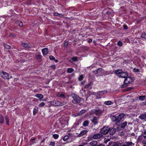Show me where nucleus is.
<instances>
[{
    "label": "nucleus",
    "instance_id": "44",
    "mask_svg": "<svg viewBox=\"0 0 146 146\" xmlns=\"http://www.w3.org/2000/svg\"><path fill=\"white\" fill-rule=\"evenodd\" d=\"M117 45L119 46H122L123 44L121 41H119L117 42Z\"/></svg>",
    "mask_w": 146,
    "mask_h": 146
},
{
    "label": "nucleus",
    "instance_id": "53",
    "mask_svg": "<svg viewBox=\"0 0 146 146\" xmlns=\"http://www.w3.org/2000/svg\"><path fill=\"white\" fill-rule=\"evenodd\" d=\"M96 146H105V145L104 144L101 143L99 145H98L97 144Z\"/></svg>",
    "mask_w": 146,
    "mask_h": 146
},
{
    "label": "nucleus",
    "instance_id": "40",
    "mask_svg": "<svg viewBox=\"0 0 146 146\" xmlns=\"http://www.w3.org/2000/svg\"><path fill=\"white\" fill-rule=\"evenodd\" d=\"M141 37L144 38H146V34L145 32L142 33L141 35Z\"/></svg>",
    "mask_w": 146,
    "mask_h": 146
},
{
    "label": "nucleus",
    "instance_id": "23",
    "mask_svg": "<svg viewBox=\"0 0 146 146\" xmlns=\"http://www.w3.org/2000/svg\"><path fill=\"white\" fill-rule=\"evenodd\" d=\"M89 123V122L88 120H85L84 122L83 125L84 127H86L88 125Z\"/></svg>",
    "mask_w": 146,
    "mask_h": 146
},
{
    "label": "nucleus",
    "instance_id": "28",
    "mask_svg": "<svg viewBox=\"0 0 146 146\" xmlns=\"http://www.w3.org/2000/svg\"><path fill=\"white\" fill-rule=\"evenodd\" d=\"M86 111V110H82L79 112L78 115H81L82 114L84 113Z\"/></svg>",
    "mask_w": 146,
    "mask_h": 146
},
{
    "label": "nucleus",
    "instance_id": "43",
    "mask_svg": "<svg viewBox=\"0 0 146 146\" xmlns=\"http://www.w3.org/2000/svg\"><path fill=\"white\" fill-rule=\"evenodd\" d=\"M84 76L83 75H80L78 78V80L79 81H81L83 79Z\"/></svg>",
    "mask_w": 146,
    "mask_h": 146
},
{
    "label": "nucleus",
    "instance_id": "32",
    "mask_svg": "<svg viewBox=\"0 0 146 146\" xmlns=\"http://www.w3.org/2000/svg\"><path fill=\"white\" fill-rule=\"evenodd\" d=\"M96 96L98 98H101L103 96L102 94L101 93H100V91H99L97 94Z\"/></svg>",
    "mask_w": 146,
    "mask_h": 146
},
{
    "label": "nucleus",
    "instance_id": "33",
    "mask_svg": "<svg viewBox=\"0 0 146 146\" xmlns=\"http://www.w3.org/2000/svg\"><path fill=\"white\" fill-rule=\"evenodd\" d=\"M145 95L140 96L139 97V100L143 101L146 98Z\"/></svg>",
    "mask_w": 146,
    "mask_h": 146
},
{
    "label": "nucleus",
    "instance_id": "58",
    "mask_svg": "<svg viewBox=\"0 0 146 146\" xmlns=\"http://www.w3.org/2000/svg\"><path fill=\"white\" fill-rule=\"evenodd\" d=\"M98 71H102V69L101 68H98L97 69V70Z\"/></svg>",
    "mask_w": 146,
    "mask_h": 146
},
{
    "label": "nucleus",
    "instance_id": "60",
    "mask_svg": "<svg viewBox=\"0 0 146 146\" xmlns=\"http://www.w3.org/2000/svg\"><path fill=\"white\" fill-rule=\"evenodd\" d=\"M58 16L62 17L63 16V15L62 14H59Z\"/></svg>",
    "mask_w": 146,
    "mask_h": 146
},
{
    "label": "nucleus",
    "instance_id": "39",
    "mask_svg": "<svg viewBox=\"0 0 146 146\" xmlns=\"http://www.w3.org/2000/svg\"><path fill=\"white\" fill-rule=\"evenodd\" d=\"M69 138V137L68 135H66L63 138V140L65 141L66 140H67Z\"/></svg>",
    "mask_w": 146,
    "mask_h": 146
},
{
    "label": "nucleus",
    "instance_id": "47",
    "mask_svg": "<svg viewBox=\"0 0 146 146\" xmlns=\"http://www.w3.org/2000/svg\"><path fill=\"white\" fill-rule=\"evenodd\" d=\"M45 105V104L44 102H42L40 103L39 105V107H42L44 106Z\"/></svg>",
    "mask_w": 146,
    "mask_h": 146
},
{
    "label": "nucleus",
    "instance_id": "3",
    "mask_svg": "<svg viewBox=\"0 0 146 146\" xmlns=\"http://www.w3.org/2000/svg\"><path fill=\"white\" fill-rule=\"evenodd\" d=\"M50 104L55 106H63L65 104L64 102H60L58 101L54 100L50 102Z\"/></svg>",
    "mask_w": 146,
    "mask_h": 146
},
{
    "label": "nucleus",
    "instance_id": "51",
    "mask_svg": "<svg viewBox=\"0 0 146 146\" xmlns=\"http://www.w3.org/2000/svg\"><path fill=\"white\" fill-rule=\"evenodd\" d=\"M59 14L58 13H53V15L55 16H58Z\"/></svg>",
    "mask_w": 146,
    "mask_h": 146
},
{
    "label": "nucleus",
    "instance_id": "45",
    "mask_svg": "<svg viewBox=\"0 0 146 146\" xmlns=\"http://www.w3.org/2000/svg\"><path fill=\"white\" fill-rule=\"evenodd\" d=\"M92 137L91 136V135L89 136V137H88V138H87V142H89L90 141H91L92 139Z\"/></svg>",
    "mask_w": 146,
    "mask_h": 146
},
{
    "label": "nucleus",
    "instance_id": "20",
    "mask_svg": "<svg viewBox=\"0 0 146 146\" xmlns=\"http://www.w3.org/2000/svg\"><path fill=\"white\" fill-rule=\"evenodd\" d=\"M36 58L37 60H40L41 58V56L39 52H36L35 53Z\"/></svg>",
    "mask_w": 146,
    "mask_h": 146
},
{
    "label": "nucleus",
    "instance_id": "31",
    "mask_svg": "<svg viewBox=\"0 0 146 146\" xmlns=\"http://www.w3.org/2000/svg\"><path fill=\"white\" fill-rule=\"evenodd\" d=\"M74 69L72 68H69L67 69V72L68 73H71L74 71Z\"/></svg>",
    "mask_w": 146,
    "mask_h": 146
},
{
    "label": "nucleus",
    "instance_id": "29",
    "mask_svg": "<svg viewBox=\"0 0 146 146\" xmlns=\"http://www.w3.org/2000/svg\"><path fill=\"white\" fill-rule=\"evenodd\" d=\"M3 45L7 49H9L11 48V47L10 46L7 44H6L5 43H3Z\"/></svg>",
    "mask_w": 146,
    "mask_h": 146
},
{
    "label": "nucleus",
    "instance_id": "11",
    "mask_svg": "<svg viewBox=\"0 0 146 146\" xmlns=\"http://www.w3.org/2000/svg\"><path fill=\"white\" fill-rule=\"evenodd\" d=\"M132 145H134V144L131 142L129 141L126 142L124 144H123V143H122L121 146H132Z\"/></svg>",
    "mask_w": 146,
    "mask_h": 146
},
{
    "label": "nucleus",
    "instance_id": "15",
    "mask_svg": "<svg viewBox=\"0 0 146 146\" xmlns=\"http://www.w3.org/2000/svg\"><path fill=\"white\" fill-rule=\"evenodd\" d=\"M123 70L121 69L116 70H115V73L116 74V75L119 77H120V75L122 73Z\"/></svg>",
    "mask_w": 146,
    "mask_h": 146
},
{
    "label": "nucleus",
    "instance_id": "59",
    "mask_svg": "<svg viewBox=\"0 0 146 146\" xmlns=\"http://www.w3.org/2000/svg\"><path fill=\"white\" fill-rule=\"evenodd\" d=\"M85 81H84L82 82H81V84H82V85H84V84L85 83Z\"/></svg>",
    "mask_w": 146,
    "mask_h": 146
},
{
    "label": "nucleus",
    "instance_id": "38",
    "mask_svg": "<svg viewBox=\"0 0 146 146\" xmlns=\"http://www.w3.org/2000/svg\"><path fill=\"white\" fill-rule=\"evenodd\" d=\"M121 143H114L112 145V146H121Z\"/></svg>",
    "mask_w": 146,
    "mask_h": 146
},
{
    "label": "nucleus",
    "instance_id": "25",
    "mask_svg": "<svg viewBox=\"0 0 146 146\" xmlns=\"http://www.w3.org/2000/svg\"><path fill=\"white\" fill-rule=\"evenodd\" d=\"M3 116L2 115H0V123L1 124H3L4 123Z\"/></svg>",
    "mask_w": 146,
    "mask_h": 146
},
{
    "label": "nucleus",
    "instance_id": "10",
    "mask_svg": "<svg viewBox=\"0 0 146 146\" xmlns=\"http://www.w3.org/2000/svg\"><path fill=\"white\" fill-rule=\"evenodd\" d=\"M125 115L123 113H121L119 114L117 117V122L119 123L121 121L124 117Z\"/></svg>",
    "mask_w": 146,
    "mask_h": 146
},
{
    "label": "nucleus",
    "instance_id": "63",
    "mask_svg": "<svg viewBox=\"0 0 146 146\" xmlns=\"http://www.w3.org/2000/svg\"><path fill=\"white\" fill-rule=\"evenodd\" d=\"M143 133L145 134L146 135V131L145 130L144 131Z\"/></svg>",
    "mask_w": 146,
    "mask_h": 146
},
{
    "label": "nucleus",
    "instance_id": "37",
    "mask_svg": "<svg viewBox=\"0 0 146 146\" xmlns=\"http://www.w3.org/2000/svg\"><path fill=\"white\" fill-rule=\"evenodd\" d=\"M92 82H90L87 85H86L85 87V88L86 89L88 88L90 86L92 85Z\"/></svg>",
    "mask_w": 146,
    "mask_h": 146
},
{
    "label": "nucleus",
    "instance_id": "24",
    "mask_svg": "<svg viewBox=\"0 0 146 146\" xmlns=\"http://www.w3.org/2000/svg\"><path fill=\"white\" fill-rule=\"evenodd\" d=\"M49 58L50 60H54L56 62H57L58 61V60L55 59V58L52 56L51 55L50 56Z\"/></svg>",
    "mask_w": 146,
    "mask_h": 146
},
{
    "label": "nucleus",
    "instance_id": "14",
    "mask_svg": "<svg viewBox=\"0 0 146 146\" xmlns=\"http://www.w3.org/2000/svg\"><path fill=\"white\" fill-rule=\"evenodd\" d=\"M91 120L95 125L97 124L98 123V118L96 117H94L91 119Z\"/></svg>",
    "mask_w": 146,
    "mask_h": 146
},
{
    "label": "nucleus",
    "instance_id": "46",
    "mask_svg": "<svg viewBox=\"0 0 146 146\" xmlns=\"http://www.w3.org/2000/svg\"><path fill=\"white\" fill-rule=\"evenodd\" d=\"M123 29L125 30H126L128 29L127 26L126 25H124L123 26Z\"/></svg>",
    "mask_w": 146,
    "mask_h": 146
},
{
    "label": "nucleus",
    "instance_id": "22",
    "mask_svg": "<svg viewBox=\"0 0 146 146\" xmlns=\"http://www.w3.org/2000/svg\"><path fill=\"white\" fill-rule=\"evenodd\" d=\"M111 119L113 121V122L116 121L117 123H118V122H117V117L116 116H115V115H113V116H112L111 117Z\"/></svg>",
    "mask_w": 146,
    "mask_h": 146
},
{
    "label": "nucleus",
    "instance_id": "5",
    "mask_svg": "<svg viewBox=\"0 0 146 146\" xmlns=\"http://www.w3.org/2000/svg\"><path fill=\"white\" fill-rule=\"evenodd\" d=\"M109 128L108 126L103 127L101 129L100 133L102 134L106 135L109 133Z\"/></svg>",
    "mask_w": 146,
    "mask_h": 146
},
{
    "label": "nucleus",
    "instance_id": "8",
    "mask_svg": "<svg viewBox=\"0 0 146 146\" xmlns=\"http://www.w3.org/2000/svg\"><path fill=\"white\" fill-rule=\"evenodd\" d=\"M117 128L115 129L114 128H109V132L110 134L111 135H113L115 133L116 130H118Z\"/></svg>",
    "mask_w": 146,
    "mask_h": 146
},
{
    "label": "nucleus",
    "instance_id": "12",
    "mask_svg": "<svg viewBox=\"0 0 146 146\" xmlns=\"http://www.w3.org/2000/svg\"><path fill=\"white\" fill-rule=\"evenodd\" d=\"M120 75V78H125L128 76V74L127 72H124L123 71Z\"/></svg>",
    "mask_w": 146,
    "mask_h": 146
},
{
    "label": "nucleus",
    "instance_id": "9",
    "mask_svg": "<svg viewBox=\"0 0 146 146\" xmlns=\"http://www.w3.org/2000/svg\"><path fill=\"white\" fill-rule=\"evenodd\" d=\"M103 135L100 133L96 134L93 135L92 137V138L94 139H98L102 137Z\"/></svg>",
    "mask_w": 146,
    "mask_h": 146
},
{
    "label": "nucleus",
    "instance_id": "48",
    "mask_svg": "<svg viewBox=\"0 0 146 146\" xmlns=\"http://www.w3.org/2000/svg\"><path fill=\"white\" fill-rule=\"evenodd\" d=\"M55 143L54 142L51 141L50 142L49 145H52V146H54L55 145Z\"/></svg>",
    "mask_w": 146,
    "mask_h": 146
},
{
    "label": "nucleus",
    "instance_id": "34",
    "mask_svg": "<svg viewBox=\"0 0 146 146\" xmlns=\"http://www.w3.org/2000/svg\"><path fill=\"white\" fill-rule=\"evenodd\" d=\"M73 62H76L78 60V57H73L71 58Z\"/></svg>",
    "mask_w": 146,
    "mask_h": 146
},
{
    "label": "nucleus",
    "instance_id": "36",
    "mask_svg": "<svg viewBox=\"0 0 146 146\" xmlns=\"http://www.w3.org/2000/svg\"><path fill=\"white\" fill-rule=\"evenodd\" d=\"M5 119L6 124L8 125H9V118L7 116H6Z\"/></svg>",
    "mask_w": 146,
    "mask_h": 146
},
{
    "label": "nucleus",
    "instance_id": "50",
    "mask_svg": "<svg viewBox=\"0 0 146 146\" xmlns=\"http://www.w3.org/2000/svg\"><path fill=\"white\" fill-rule=\"evenodd\" d=\"M132 89V88L131 87H129L128 88H127L125 90L126 91H129L131 90Z\"/></svg>",
    "mask_w": 146,
    "mask_h": 146
},
{
    "label": "nucleus",
    "instance_id": "16",
    "mask_svg": "<svg viewBox=\"0 0 146 146\" xmlns=\"http://www.w3.org/2000/svg\"><path fill=\"white\" fill-rule=\"evenodd\" d=\"M42 52L43 56H45L48 53V50L47 48H44L42 50Z\"/></svg>",
    "mask_w": 146,
    "mask_h": 146
},
{
    "label": "nucleus",
    "instance_id": "49",
    "mask_svg": "<svg viewBox=\"0 0 146 146\" xmlns=\"http://www.w3.org/2000/svg\"><path fill=\"white\" fill-rule=\"evenodd\" d=\"M100 92L102 95H103L105 94H106L107 92L106 91H100Z\"/></svg>",
    "mask_w": 146,
    "mask_h": 146
},
{
    "label": "nucleus",
    "instance_id": "13",
    "mask_svg": "<svg viewBox=\"0 0 146 146\" xmlns=\"http://www.w3.org/2000/svg\"><path fill=\"white\" fill-rule=\"evenodd\" d=\"M88 132V131L86 130H84L82 131L77 136V137H80L82 136L83 135L86 134Z\"/></svg>",
    "mask_w": 146,
    "mask_h": 146
},
{
    "label": "nucleus",
    "instance_id": "26",
    "mask_svg": "<svg viewBox=\"0 0 146 146\" xmlns=\"http://www.w3.org/2000/svg\"><path fill=\"white\" fill-rule=\"evenodd\" d=\"M35 96L38 98L40 100H41V99L43 98V95L41 94H36L35 95Z\"/></svg>",
    "mask_w": 146,
    "mask_h": 146
},
{
    "label": "nucleus",
    "instance_id": "1",
    "mask_svg": "<svg viewBox=\"0 0 146 146\" xmlns=\"http://www.w3.org/2000/svg\"><path fill=\"white\" fill-rule=\"evenodd\" d=\"M126 78L123 82L124 84L122 85L121 86L122 88H124L127 87L128 86V84L131 83L134 81V80L131 77L128 76Z\"/></svg>",
    "mask_w": 146,
    "mask_h": 146
},
{
    "label": "nucleus",
    "instance_id": "56",
    "mask_svg": "<svg viewBox=\"0 0 146 146\" xmlns=\"http://www.w3.org/2000/svg\"><path fill=\"white\" fill-rule=\"evenodd\" d=\"M92 39L90 38L88 40V42L89 43H90V42H92Z\"/></svg>",
    "mask_w": 146,
    "mask_h": 146
},
{
    "label": "nucleus",
    "instance_id": "52",
    "mask_svg": "<svg viewBox=\"0 0 146 146\" xmlns=\"http://www.w3.org/2000/svg\"><path fill=\"white\" fill-rule=\"evenodd\" d=\"M142 136H140L139 137L138 139L140 141L142 140Z\"/></svg>",
    "mask_w": 146,
    "mask_h": 146
},
{
    "label": "nucleus",
    "instance_id": "18",
    "mask_svg": "<svg viewBox=\"0 0 146 146\" xmlns=\"http://www.w3.org/2000/svg\"><path fill=\"white\" fill-rule=\"evenodd\" d=\"M98 143V142L97 141L94 140L90 143V144L91 146H96Z\"/></svg>",
    "mask_w": 146,
    "mask_h": 146
},
{
    "label": "nucleus",
    "instance_id": "2",
    "mask_svg": "<svg viewBox=\"0 0 146 146\" xmlns=\"http://www.w3.org/2000/svg\"><path fill=\"white\" fill-rule=\"evenodd\" d=\"M71 96L72 98V102L73 104H76L80 102L81 99L78 96L74 94L72 95Z\"/></svg>",
    "mask_w": 146,
    "mask_h": 146
},
{
    "label": "nucleus",
    "instance_id": "64",
    "mask_svg": "<svg viewBox=\"0 0 146 146\" xmlns=\"http://www.w3.org/2000/svg\"><path fill=\"white\" fill-rule=\"evenodd\" d=\"M143 143L146 145V141H143Z\"/></svg>",
    "mask_w": 146,
    "mask_h": 146
},
{
    "label": "nucleus",
    "instance_id": "35",
    "mask_svg": "<svg viewBox=\"0 0 146 146\" xmlns=\"http://www.w3.org/2000/svg\"><path fill=\"white\" fill-rule=\"evenodd\" d=\"M133 71L134 72H140L139 69L136 68H134L133 70Z\"/></svg>",
    "mask_w": 146,
    "mask_h": 146
},
{
    "label": "nucleus",
    "instance_id": "42",
    "mask_svg": "<svg viewBox=\"0 0 146 146\" xmlns=\"http://www.w3.org/2000/svg\"><path fill=\"white\" fill-rule=\"evenodd\" d=\"M53 137L55 139H57L59 137V135L57 134H54L53 135Z\"/></svg>",
    "mask_w": 146,
    "mask_h": 146
},
{
    "label": "nucleus",
    "instance_id": "21",
    "mask_svg": "<svg viewBox=\"0 0 146 146\" xmlns=\"http://www.w3.org/2000/svg\"><path fill=\"white\" fill-rule=\"evenodd\" d=\"M15 22L16 23L21 27L23 26V23L20 21L16 20L15 21Z\"/></svg>",
    "mask_w": 146,
    "mask_h": 146
},
{
    "label": "nucleus",
    "instance_id": "30",
    "mask_svg": "<svg viewBox=\"0 0 146 146\" xmlns=\"http://www.w3.org/2000/svg\"><path fill=\"white\" fill-rule=\"evenodd\" d=\"M104 103L106 105H110L112 104V102L110 101H105L104 102Z\"/></svg>",
    "mask_w": 146,
    "mask_h": 146
},
{
    "label": "nucleus",
    "instance_id": "17",
    "mask_svg": "<svg viewBox=\"0 0 146 146\" xmlns=\"http://www.w3.org/2000/svg\"><path fill=\"white\" fill-rule=\"evenodd\" d=\"M22 45L24 47L26 48H31V46L29 44L26 43H23Z\"/></svg>",
    "mask_w": 146,
    "mask_h": 146
},
{
    "label": "nucleus",
    "instance_id": "61",
    "mask_svg": "<svg viewBox=\"0 0 146 146\" xmlns=\"http://www.w3.org/2000/svg\"><path fill=\"white\" fill-rule=\"evenodd\" d=\"M45 139H43L42 140V141H41V143H43V142H44V141H45Z\"/></svg>",
    "mask_w": 146,
    "mask_h": 146
},
{
    "label": "nucleus",
    "instance_id": "62",
    "mask_svg": "<svg viewBox=\"0 0 146 146\" xmlns=\"http://www.w3.org/2000/svg\"><path fill=\"white\" fill-rule=\"evenodd\" d=\"M35 138H33V139H32L31 140V141H34V140H35Z\"/></svg>",
    "mask_w": 146,
    "mask_h": 146
},
{
    "label": "nucleus",
    "instance_id": "6",
    "mask_svg": "<svg viewBox=\"0 0 146 146\" xmlns=\"http://www.w3.org/2000/svg\"><path fill=\"white\" fill-rule=\"evenodd\" d=\"M93 113L99 116L102 114L103 112V111L101 109L94 110L92 111Z\"/></svg>",
    "mask_w": 146,
    "mask_h": 146
},
{
    "label": "nucleus",
    "instance_id": "27",
    "mask_svg": "<svg viewBox=\"0 0 146 146\" xmlns=\"http://www.w3.org/2000/svg\"><path fill=\"white\" fill-rule=\"evenodd\" d=\"M38 111V108L37 107H35L33 109V114L34 115H35L36 114V113Z\"/></svg>",
    "mask_w": 146,
    "mask_h": 146
},
{
    "label": "nucleus",
    "instance_id": "55",
    "mask_svg": "<svg viewBox=\"0 0 146 146\" xmlns=\"http://www.w3.org/2000/svg\"><path fill=\"white\" fill-rule=\"evenodd\" d=\"M51 67L54 69L56 68V66L55 65H52Z\"/></svg>",
    "mask_w": 146,
    "mask_h": 146
},
{
    "label": "nucleus",
    "instance_id": "54",
    "mask_svg": "<svg viewBox=\"0 0 146 146\" xmlns=\"http://www.w3.org/2000/svg\"><path fill=\"white\" fill-rule=\"evenodd\" d=\"M93 73H94L96 74H97L98 73V71L97 70H96L95 71H93Z\"/></svg>",
    "mask_w": 146,
    "mask_h": 146
},
{
    "label": "nucleus",
    "instance_id": "57",
    "mask_svg": "<svg viewBox=\"0 0 146 146\" xmlns=\"http://www.w3.org/2000/svg\"><path fill=\"white\" fill-rule=\"evenodd\" d=\"M68 44V42H64V46H67Z\"/></svg>",
    "mask_w": 146,
    "mask_h": 146
},
{
    "label": "nucleus",
    "instance_id": "19",
    "mask_svg": "<svg viewBox=\"0 0 146 146\" xmlns=\"http://www.w3.org/2000/svg\"><path fill=\"white\" fill-rule=\"evenodd\" d=\"M139 118L141 120L146 119V113L141 114L139 116Z\"/></svg>",
    "mask_w": 146,
    "mask_h": 146
},
{
    "label": "nucleus",
    "instance_id": "41",
    "mask_svg": "<svg viewBox=\"0 0 146 146\" xmlns=\"http://www.w3.org/2000/svg\"><path fill=\"white\" fill-rule=\"evenodd\" d=\"M58 96L59 97H61L62 98H65V95L63 94H58Z\"/></svg>",
    "mask_w": 146,
    "mask_h": 146
},
{
    "label": "nucleus",
    "instance_id": "7",
    "mask_svg": "<svg viewBox=\"0 0 146 146\" xmlns=\"http://www.w3.org/2000/svg\"><path fill=\"white\" fill-rule=\"evenodd\" d=\"M127 121H125L122 123H121L120 127H117V130H120L124 129L125 127L127 125Z\"/></svg>",
    "mask_w": 146,
    "mask_h": 146
},
{
    "label": "nucleus",
    "instance_id": "4",
    "mask_svg": "<svg viewBox=\"0 0 146 146\" xmlns=\"http://www.w3.org/2000/svg\"><path fill=\"white\" fill-rule=\"evenodd\" d=\"M0 76L3 78L6 79H9L12 78V76L5 72H3L1 74Z\"/></svg>",
    "mask_w": 146,
    "mask_h": 146
}]
</instances>
